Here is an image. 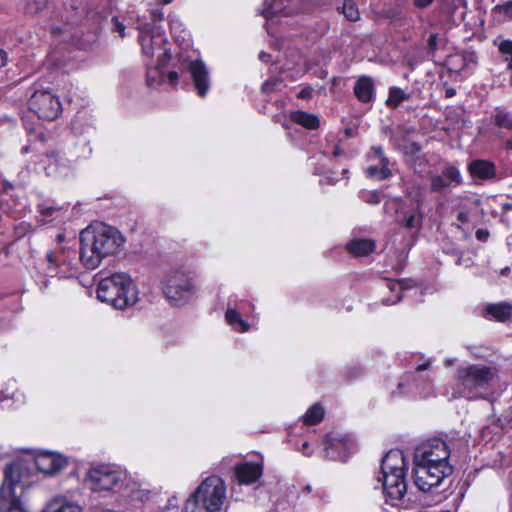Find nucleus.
Wrapping results in <instances>:
<instances>
[{
	"mask_svg": "<svg viewBox=\"0 0 512 512\" xmlns=\"http://www.w3.org/2000/svg\"><path fill=\"white\" fill-rule=\"evenodd\" d=\"M72 162L73 159H67L54 150L47 151L42 159L46 175L57 179H65L73 174Z\"/></svg>",
	"mask_w": 512,
	"mask_h": 512,
	"instance_id": "12",
	"label": "nucleus"
},
{
	"mask_svg": "<svg viewBox=\"0 0 512 512\" xmlns=\"http://www.w3.org/2000/svg\"><path fill=\"white\" fill-rule=\"evenodd\" d=\"M372 150L374 152V158L378 160V164L369 166L366 170L367 175L378 180L389 178L392 172L388 168L389 160L385 157L382 147L375 146Z\"/></svg>",
	"mask_w": 512,
	"mask_h": 512,
	"instance_id": "19",
	"label": "nucleus"
},
{
	"mask_svg": "<svg viewBox=\"0 0 512 512\" xmlns=\"http://www.w3.org/2000/svg\"><path fill=\"white\" fill-rule=\"evenodd\" d=\"M398 390H399V393H400V394H402V393H407V392H410V391H411V389H409V390H405V389H404V384H403L402 382H401V383H399V385H398Z\"/></svg>",
	"mask_w": 512,
	"mask_h": 512,
	"instance_id": "61",
	"label": "nucleus"
},
{
	"mask_svg": "<svg viewBox=\"0 0 512 512\" xmlns=\"http://www.w3.org/2000/svg\"><path fill=\"white\" fill-rule=\"evenodd\" d=\"M486 315L491 318L505 322L511 318L512 315V306L509 303L501 302L497 304H489L485 308Z\"/></svg>",
	"mask_w": 512,
	"mask_h": 512,
	"instance_id": "25",
	"label": "nucleus"
},
{
	"mask_svg": "<svg viewBox=\"0 0 512 512\" xmlns=\"http://www.w3.org/2000/svg\"><path fill=\"white\" fill-rule=\"evenodd\" d=\"M28 104L29 109L44 120H54L62 112L59 97L49 89L35 90Z\"/></svg>",
	"mask_w": 512,
	"mask_h": 512,
	"instance_id": "10",
	"label": "nucleus"
},
{
	"mask_svg": "<svg viewBox=\"0 0 512 512\" xmlns=\"http://www.w3.org/2000/svg\"><path fill=\"white\" fill-rule=\"evenodd\" d=\"M443 45H445L444 40L440 39L437 33L430 35L428 39V51L432 56H434L435 52Z\"/></svg>",
	"mask_w": 512,
	"mask_h": 512,
	"instance_id": "42",
	"label": "nucleus"
},
{
	"mask_svg": "<svg viewBox=\"0 0 512 512\" xmlns=\"http://www.w3.org/2000/svg\"><path fill=\"white\" fill-rule=\"evenodd\" d=\"M23 463L14 461L4 470V480L0 488V512H28L21 500L24 491Z\"/></svg>",
	"mask_w": 512,
	"mask_h": 512,
	"instance_id": "7",
	"label": "nucleus"
},
{
	"mask_svg": "<svg viewBox=\"0 0 512 512\" xmlns=\"http://www.w3.org/2000/svg\"><path fill=\"white\" fill-rule=\"evenodd\" d=\"M457 219L462 223H466L468 221V215L465 212H459Z\"/></svg>",
	"mask_w": 512,
	"mask_h": 512,
	"instance_id": "55",
	"label": "nucleus"
},
{
	"mask_svg": "<svg viewBox=\"0 0 512 512\" xmlns=\"http://www.w3.org/2000/svg\"><path fill=\"white\" fill-rule=\"evenodd\" d=\"M354 94L357 99L362 103H370L375 98V86L371 77L361 76L359 77L353 88Z\"/></svg>",
	"mask_w": 512,
	"mask_h": 512,
	"instance_id": "21",
	"label": "nucleus"
},
{
	"mask_svg": "<svg viewBox=\"0 0 512 512\" xmlns=\"http://www.w3.org/2000/svg\"><path fill=\"white\" fill-rule=\"evenodd\" d=\"M65 239H66V235L64 233H59L56 236V241H57V244H59V245L61 243L65 242Z\"/></svg>",
	"mask_w": 512,
	"mask_h": 512,
	"instance_id": "57",
	"label": "nucleus"
},
{
	"mask_svg": "<svg viewBox=\"0 0 512 512\" xmlns=\"http://www.w3.org/2000/svg\"><path fill=\"white\" fill-rule=\"evenodd\" d=\"M510 272V267L506 266L505 268L500 270V275L505 276Z\"/></svg>",
	"mask_w": 512,
	"mask_h": 512,
	"instance_id": "62",
	"label": "nucleus"
},
{
	"mask_svg": "<svg viewBox=\"0 0 512 512\" xmlns=\"http://www.w3.org/2000/svg\"><path fill=\"white\" fill-rule=\"evenodd\" d=\"M454 94H455L454 89H448V90L446 91V96H447V97H451V96H453Z\"/></svg>",
	"mask_w": 512,
	"mask_h": 512,
	"instance_id": "63",
	"label": "nucleus"
},
{
	"mask_svg": "<svg viewBox=\"0 0 512 512\" xmlns=\"http://www.w3.org/2000/svg\"><path fill=\"white\" fill-rule=\"evenodd\" d=\"M91 154L92 148L89 141L82 139L75 144L73 150L70 152V157L75 162L81 159H87Z\"/></svg>",
	"mask_w": 512,
	"mask_h": 512,
	"instance_id": "32",
	"label": "nucleus"
},
{
	"mask_svg": "<svg viewBox=\"0 0 512 512\" xmlns=\"http://www.w3.org/2000/svg\"><path fill=\"white\" fill-rule=\"evenodd\" d=\"M46 512H82V507L65 496H57L48 503Z\"/></svg>",
	"mask_w": 512,
	"mask_h": 512,
	"instance_id": "24",
	"label": "nucleus"
},
{
	"mask_svg": "<svg viewBox=\"0 0 512 512\" xmlns=\"http://www.w3.org/2000/svg\"><path fill=\"white\" fill-rule=\"evenodd\" d=\"M171 53L165 49L161 56L158 58L156 65L152 66L149 62H146V83L149 87H156L164 80V66L170 61Z\"/></svg>",
	"mask_w": 512,
	"mask_h": 512,
	"instance_id": "18",
	"label": "nucleus"
},
{
	"mask_svg": "<svg viewBox=\"0 0 512 512\" xmlns=\"http://www.w3.org/2000/svg\"><path fill=\"white\" fill-rule=\"evenodd\" d=\"M225 320L232 327L233 330L244 333L250 328L248 322H246L240 315V313L234 308H228L225 313Z\"/></svg>",
	"mask_w": 512,
	"mask_h": 512,
	"instance_id": "27",
	"label": "nucleus"
},
{
	"mask_svg": "<svg viewBox=\"0 0 512 512\" xmlns=\"http://www.w3.org/2000/svg\"><path fill=\"white\" fill-rule=\"evenodd\" d=\"M442 175L445 177V179L450 182V185H460L462 183V176L460 174V171L455 166H446L442 170Z\"/></svg>",
	"mask_w": 512,
	"mask_h": 512,
	"instance_id": "39",
	"label": "nucleus"
},
{
	"mask_svg": "<svg viewBox=\"0 0 512 512\" xmlns=\"http://www.w3.org/2000/svg\"><path fill=\"white\" fill-rule=\"evenodd\" d=\"M297 0H265L261 14L267 24L276 23L281 17L292 15L297 8Z\"/></svg>",
	"mask_w": 512,
	"mask_h": 512,
	"instance_id": "14",
	"label": "nucleus"
},
{
	"mask_svg": "<svg viewBox=\"0 0 512 512\" xmlns=\"http://www.w3.org/2000/svg\"><path fill=\"white\" fill-rule=\"evenodd\" d=\"M475 235L479 241H486L489 238V231L486 229H478Z\"/></svg>",
	"mask_w": 512,
	"mask_h": 512,
	"instance_id": "49",
	"label": "nucleus"
},
{
	"mask_svg": "<svg viewBox=\"0 0 512 512\" xmlns=\"http://www.w3.org/2000/svg\"><path fill=\"white\" fill-rule=\"evenodd\" d=\"M327 455L333 460L345 461L355 448L354 441L347 435H327L324 441Z\"/></svg>",
	"mask_w": 512,
	"mask_h": 512,
	"instance_id": "13",
	"label": "nucleus"
},
{
	"mask_svg": "<svg viewBox=\"0 0 512 512\" xmlns=\"http://www.w3.org/2000/svg\"><path fill=\"white\" fill-rule=\"evenodd\" d=\"M432 2L433 0H414V4L420 8H425L429 6Z\"/></svg>",
	"mask_w": 512,
	"mask_h": 512,
	"instance_id": "52",
	"label": "nucleus"
},
{
	"mask_svg": "<svg viewBox=\"0 0 512 512\" xmlns=\"http://www.w3.org/2000/svg\"><path fill=\"white\" fill-rule=\"evenodd\" d=\"M291 120L307 129H316L319 127V119L314 114L304 111H294L291 113Z\"/></svg>",
	"mask_w": 512,
	"mask_h": 512,
	"instance_id": "29",
	"label": "nucleus"
},
{
	"mask_svg": "<svg viewBox=\"0 0 512 512\" xmlns=\"http://www.w3.org/2000/svg\"><path fill=\"white\" fill-rule=\"evenodd\" d=\"M136 29L139 31V42L142 54L151 58L156 47L162 45L165 41V35L149 23H142L140 17L136 19Z\"/></svg>",
	"mask_w": 512,
	"mask_h": 512,
	"instance_id": "11",
	"label": "nucleus"
},
{
	"mask_svg": "<svg viewBox=\"0 0 512 512\" xmlns=\"http://www.w3.org/2000/svg\"><path fill=\"white\" fill-rule=\"evenodd\" d=\"M308 447H309V443L307 441L303 442L302 443V447H301V451L306 454V455H309V453L307 452L308 450Z\"/></svg>",
	"mask_w": 512,
	"mask_h": 512,
	"instance_id": "60",
	"label": "nucleus"
},
{
	"mask_svg": "<svg viewBox=\"0 0 512 512\" xmlns=\"http://www.w3.org/2000/svg\"><path fill=\"white\" fill-rule=\"evenodd\" d=\"M383 286L394 293L392 297H383L382 302L386 305H394L402 298V292L405 289L402 281L386 280Z\"/></svg>",
	"mask_w": 512,
	"mask_h": 512,
	"instance_id": "28",
	"label": "nucleus"
},
{
	"mask_svg": "<svg viewBox=\"0 0 512 512\" xmlns=\"http://www.w3.org/2000/svg\"><path fill=\"white\" fill-rule=\"evenodd\" d=\"M410 94L406 93L403 89L392 86L389 88L388 98L386 100V106L395 109L397 108L403 101L409 100Z\"/></svg>",
	"mask_w": 512,
	"mask_h": 512,
	"instance_id": "31",
	"label": "nucleus"
},
{
	"mask_svg": "<svg viewBox=\"0 0 512 512\" xmlns=\"http://www.w3.org/2000/svg\"><path fill=\"white\" fill-rule=\"evenodd\" d=\"M410 150L413 153H417V152H419L421 150V146L417 142H412L410 144Z\"/></svg>",
	"mask_w": 512,
	"mask_h": 512,
	"instance_id": "56",
	"label": "nucleus"
},
{
	"mask_svg": "<svg viewBox=\"0 0 512 512\" xmlns=\"http://www.w3.org/2000/svg\"><path fill=\"white\" fill-rule=\"evenodd\" d=\"M431 365V359H427L424 363L419 364L416 369V377L414 378L415 391L421 397H428L433 392L432 380L427 374L425 378L422 377V373L427 370Z\"/></svg>",
	"mask_w": 512,
	"mask_h": 512,
	"instance_id": "20",
	"label": "nucleus"
},
{
	"mask_svg": "<svg viewBox=\"0 0 512 512\" xmlns=\"http://www.w3.org/2000/svg\"><path fill=\"white\" fill-rule=\"evenodd\" d=\"M499 380V370L496 366L465 363L456 368L453 383L448 392L453 399L484 400L494 403L506 388L505 385L499 384Z\"/></svg>",
	"mask_w": 512,
	"mask_h": 512,
	"instance_id": "1",
	"label": "nucleus"
},
{
	"mask_svg": "<svg viewBox=\"0 0 512 512\" xmlns=\"http://www.w3.org/2000/svg\"><path fill=\"white\" fill-rule=\"evenodd\" d=\"M324 414V408L320 404H314L303 415V422L306 425H316L322 421Z\"/></svg>",
	"mask_w": 512,
	"mask_h": 512,
	"instance_id": "34",
	"label": "nucleus"
},
{
	"mask_svg": "<svg viewBox=\"0 0 512 512\" xmlns=\"http://www.w3.org/2000/svg\"><path fill=\"white\" fill-rule=\"evenodd\" d=\"M407 464L400 450H390L382 459L381 471L377 478L381 483L386 502L398 506L407 492Z\"/></svg>",
	"mask_w": 512,
	"mask_h": 512,
	"instance_id": "4",
	"label": "nucleus"
},
{
	"mask_svg": "<svg viewBox=\"0 0 512 512\" xmlns=\"http://www.w3.org/2000/svg\"><path fill=\"white\" fill-rule=\"evenodd\" d=\"M366 202L370 204H379L380 203V195L377 192H370L367 194Z\"/></svg>",
	"mask_w": 512,
	"mask_h": 512,
	"instance_id": "48",
	"label": "nucleus"
},
{
	"mask_svg": "<svg viewBox=\"0 0 512 512\" xmlns=\"http://www.w3.org/2000/svg\"><path fill=\"white\" fill-rule=\"evenodd\" d=\"M338 10L350 21L360 19L359 10L352 0H344L342 7H339Z\"/></svg>",
	"mask_w": 512,
	"mask_h": 512,
	"instance_id": "36",
	"label": "nucleus"
},
{
	"mask_svg": "<svg viewBox=\"0 0 512 512\" xmlns=\"http://www.w3.org/2000/svg\"><path fill=\"white\" fill-rule=\"evenodd\" d=\"M80 260L87 269L97 268L103 259L117 254L125 243L114 227L95 223L80 233Z\"/></svg>",
	"mask_w": 512,
	"mask_h": 512,
	"instance_id": "3",
	"label": "nucleus"
},
{
	"mask_svg": "<svg viewBox=\"0 0 512 512\" xmlns=\"http://www.w3.org/2000/svg\"><path fill=\"white\" fill-rule=\"evenodd\" d=\"M97 297L101 302L122 310L137 303L138 289L127 273H114L99 281Z\"/></svg>",
	"mask_w": 512,
	"mask_h": 512,
	"instance_id": "5",
	"label": "nucleus"
},
{
	"mask_svg": "<svg viewBox=\"0 0 512 512\" xmlns=\"http://www.w3.org/2000/svg\"><path fill=\"white\" fill-rule=\"evenodd\" d=\"M374 249L375 243L370 239H353L347 243V250L356 257L366 256Z\"/></svg>",
	"mask_w": 512,
	"mask_h": 512,
	"instance_id": "26",
	"label": "nucleus"
},
{
	"mask_svg": "<svg viewBox=\"0 0 512 512\" xmlns=\"http://www.w3.org/2000/svg\"><path fill=\"white\" fill-rule=\"evenodd\" d=\"M189 71L198 95L204 97L210 88L209 73L205 64L201 60L192 61L189 64Z\"/></svg>",
	"mask_w": 512,
	"mask_h": 512,
	"instance_id": "17",
	"label": "nucleus"
},
{
	"mask_svg": "<svg viewBox=\"0 0 512 512\" xmlns=\"http://www.w3.org/2000/svg\"><path fill=\"white\" fill-rule=\"evenodd\" d=\"M422 218V213L419 210L411 211L400 209L396 211L395 221L398 225L406 229L419 231L422 227Z\"/></svg>",
	"mask_w": 512,
	"mask_h": 512,
	"instance_id": "22",
	"label": "nucleus"
},
{
	"mask_svg": "<svg viewBox=\"0 0 512 512\" xmlns=\"http://www.w3.org/2000/svg\"><path fill=\"white\" fill-rule=\"evenodd\" d=\"M111 23H112V30L117 32L119 34V36L123 38L125 36V30H126L125 24L123 22H121L117 16H114L111 19Z\"/></svg>",
	"mask_w": 512,
	"mask_h": 512,
	"instance_id": "45",
	"label": "nucleus"
},
{
	"mask_svg": "<svg viewBox=\"0 0 512 512\" xmlns=\"http://www.w3.org/2000/svg\"><path fill=\"white\" fill-rule=\"evenodd\" d=\"M152 16H153L154 20H156V19L162 20L163 13L161 11L157 10V11L153 12Z\"/></svg>",
	"mask_w": 512,
	"mask_h": 512,
	"instance_id": "59",
	"label": "nucleus"
},
{
	"mask_svg": "<svg viewBox=\"0 0 512 512\" xmlns=\"http://www.w3.org/2000/svg\"><path fill=\"white\" fill-rule=\"evenodd\" d=\"M7 52L3 49L0 50V68L4 67L7 64Z\"/></svg>",
	"mask_w": 512,
	"mask_h": 512,
	"instance_id": "51",
	"label": "nucleus"
},
{
	"mask_svg": "<svg viewBox=\"0 0 512 512\" xmlns=\"http://www.w3.org/2000/svg\"><path fill=\"white\" fill-rule=\"evenodd\" d=\"M282 81L279 79H269L265 81L262 85V90L265 93H270L274 91L281 90Z\"/></svg>",
	"mask_w": 512,
	"mask_h": 512,
	"instance_id": "44",
	"label": "nucleus"
},
{
	"mask_svg": "<svg viewBox=\"0 0 512 512\" xmlns=\"http://www.w3.org/2000/svg\"><path fill=\"white\" fill-rule=\"evenodd\" d=\"M270 54L266 53V52H261L259 54V59L262 60V61H268L270 59Z\"/></svg>",
	"mask_w": 512,
	"mask_h": 512,
	"instance_id": "58",
	"label": "nucleus"
},
{
	"mask_svg": "<svg viewBox=\"0 0 512 512\" xmlns=\"http://www.w3.org/2000/svg\"><path fill=\"white\" fill-rule=\"evenodd\" d=\"M429 180L431 192H443L450 186V182H448L442 174H430Z\"/></svg>",
	"mask_w": 512,
	"mask_h": 512,
	"instance_id": "37",
	"label": "nucleus"
},
{
	"mask_svg": "<svg viewBox=\"0 0 512 512\" xmlns=\"http://www.w3.org/2000/svg\"><path fill=\"white\" fill-rule=\"evenodd\" d=\"M502 432V424L500 419H490L489 423L482 427L480 431L481 440L488 443L493 441Z\"/></svg>",
	"mask_w": 512,
	"mask_h": 512,
	"instance_id": "30",
	"label": "nucleus"
},
{
	"mask_svg": "<svg viewBox=\"0 0 512 512\" xmlns=\"http://www.w3.org/2000/svg\"><path fill=\"white\" fill-rule=\"evenodd\" d=\"M178 77H179V76H178V73H177V72H175V71H170V72L167 74V79H168V81H169V83H170L171 85H174V84H176V83H177V81H178Z\"/></svg>",
	"mask_w": 512,
	"mask_h": 512,
	"instance_id": "50",
	"label": "nucleus"
},
{
	"mask_svg": "<svg viewBox=\"0 0 512 512\" xmlns=\"http://www.w3.org/2000/svg\"><path fill=\"white\" fill-rule=\"evenodd\" d=\"M126 478V473L115 466L98 464L88 470L85 484L93 492L119 491Z\"/></svg>",
	"mask_w": 512,
	"mask_h": 512,
	"instance_id": "8",
	"label": "nucleus"
},
{
	"mask_svg": "<svg viewBox=\"0 0 512 512\" xmlns=\"http://www.w3.org/2000/svg\"><path fill=\"white\" fill-rule=\"evenodd\" d=\"M494 44L497 45L498 50L507 65V69L512 71V40L498 39L494 41Z\"/></svg>",
	"mask_w": 512,
	"mask_h": 512,
	"instance_id": "35",
	"label": "nucleus"
},
{
	"mask_svg": "<svg viewBox=\"0 0 512 512\" xmlns=\"http://www.w3.org/2000/svg\"><path fill=\"white\" fill-rule=\"evenodd\" d=\"M195 276L182 269L170 272L163 282V292L175 304L185 302L195 293Z\"/></svg>",
	"mask_w": 512,
	"mask_h": 512,
	"instance_id": "9",
	"label": "nucleus"
},
{
	"mask_svg": "<svg viewBox=\"0 0 512 512\" xmlns=\"http://www.w3.org/2000/svg\"><path fill=\"white\" fill-rule=\"evenodd\" d=\"M454 362H455V359H447V360H446V362H445V364H446L447 366H450V365H453V364H454Z\"/></svg>",
	"mask_w": 512,
	"mask_h": 512,
	"instance_id": "64",
	"label": "nucleus"
},
{
	"mask_svg": "<svg viewBox=\"0 0 512 512\" xmlns=\"http://www.w3.org/2000/svg\"><path fill=\"white\" fill-rule=\"evenodd\" d=\"M170 29L176 41H186L189 33L185 30L184 24L178 16L169 17Z\"/></svg>",
	"mask_w": 512,
	"mask_h": 512,
	"instance_id": "33",
	"label": "nucleus"
},
{
	"mask_svg": "<svg viewBox=\"0 0 512 512\" xmlns=\"http://www.w3.org/2000/svg\"><path fill=\"white\" fill-rule=\"evenodd\" d=\"M34 463L42 473L53 475L66 467L67 460L59 453L43 451L35 456Z\"/></svg>",
	"mask_w": 512,
	"mask_h": 512,
	"instance_id": "15",
	"label": "nucleus"
},
{
	"mask_svg": "<svg viewBox=\"0 0 512 512\" xmlns=\"http://www.w3.org/2000/svg\"><path fill=\"white\" fill-rule=\"evenodd\" d=\"M453 254L457 255L456 264L458 266L463 265L464 264V260H463L462 252H460L459 250L458 251H453Z\"/></svg>",
	"mask_w": 512,
	"mask_h": 512,
	"instance_id": "54",
	"label": "nucleus"
},
{
	"mask_svg": "<svg viewBox=\"0 0 512 512\" xmlns=\"http://www.w3.org/2000/svg\"><path fill=\"white\" fill-rule=\"evenodd\" d=\"M493 12L499 15L503 20H512V1L496 5Z\"/></svg>",
	"mask_w": 512,
	"mask_h": 512,
	"instance_id": "41",
	"label": "nucleus"
},
{
	"mask_svg": "<svg viewBox=\"0 0 512 512\" xmlns=\"http://www.w3.org/2000/svg\"><path fill=\"white\" fill-rule=\"evenodd\" d=\"M313 88L311 86L303 87L299 93L297 94V97L299 99H309L312 96Z\"/></svg>",
	"mask_w": 512,
	"mask_h": 512,
	"instance_id": "46",
	"label": "nucleus"
},
{
	"mask_svg": "<svg viewBox=\"0 0 512 512\" xmlns=\"http://www.w3.org/2000/svg\"><path fill=\"white\" fill-rule=\"evenodd\" d=\"M226 499V486L219 476L202 481L185 503L186 512H220Z\"/></svg>",
	"mask_w": 512,
	"mask_h": 512,
	"instance_id": "6",
	"label": "nucleus"
},
{
	"mask_svg": "<svg viewBox=\"0 0 512 512\" xmlns=\"http://www.w3.org/2000/svg\"><path fill=\"white\" fill-rule=\"evenodd\" d=\"M409 196H411L418 204H420L423 201L421 196V187H413L412 191L409 192Z\"/></svg>",
	"mask_w": 512,
	"mask_h": 512,
	"instance_id": "47",
	"label": "nucleus"
},
{
	"mask_svg": "<svg viewBox=\"0 0 512 512\" xmlns=\"http://www.w3.org/2000/svg\"><path fill=\"white\" fill-rule=\"evenodd\" d=\"M468 170L472 177L479 179H491L495 177V165L487 160H473L468 165Z\"/></svg>",
	"mask_w": 512,
	"mask_h": 512,
	"instance_id": "23",
	"label": "nucleus"
},
{
	"mask_svg": "<svg viewBox=\"0 0 512 512\" xmlns=\"http://www.w3.org/2000/svg\"><path fill=\"white\" fill-rule=\"evenodd\" d=\"M61 208L58 206L51 205L49 203L43 202L38 205V212L44 219L47 218H55L58 216Z\"/></svg>",
	"mask_w": 512,
	"mask_h": 512,
	"instance_id": "40",
	"label": "nucleus"
},
{
	"mask_svg": "<svg viewBox=\"0 0 512 512\" xmlns=\"http://www.w3.org/2000/svg\"><path fill=\"white\" fill-rule=\"evenodd\" d=\"M451 450L447 442L434 437L420 443L414 451L413 476L416 487L434 493L453 472Z\"/></svg>",
	"mask_w": 512,
	"mask_h": 512,
	"instance_id": "2",
	"label": "nucleus"
},
{
	"mask_svg": "<svg viewBox=\"0 0 512 512\" xmlns=\"http://www.w3.org/2000/svg\"><path fill=\"white\" fill-rule=\"evenodd\" d=\"M331 154L335 158L339 157V156H341L343 154V151L341 150V148H340L338 143L334 145V147H333V149L331 151Z\"/></svg>",
	"mask_w": 512,
	"mask_h": 512,
	"instance_id": "53",
	"label": "nucleus"
},
{
	"mask_svg": "<svg viewBox=\"0 0 512 512\" xmlns=\"http://www.w3.org/2000/svg\"><path fill=\"white\" fill-rule=\"evenodd\" d=\"M63 253L64 248L61 247H57L55 250L46 253V260L51 266L50 269L52 271H55V269L64 262Z\"/></svg>",
	"mask_w": 512,
	"mask_h": 512,
	"instance_id": "38",
	"label": "nucleus"
},
{
	"mask_svg": "<svg viewBox=\"0 0 512 512\" xmlns=\"http://www.w3.org/2000/svg\"><path fill=\"white\" fill-rule=\"evenodd\" d=\"M495 124L502 128L512 129V118L508 113L498 112L495 116Z\"/></svg>",
	"mask_w": 512,
	"mask_h": 512,
	"instance_id": "43",
	"label": "nucleus"
},
{
	"mask_svg": "<svg viewBox=\"0 0 512 512\" xmlns=\"http://www.w3.org/2000/svg\"><path fill=\"white\" fill-rule=\"evenodd\" d=\"M262 462L246 461L235 466V477L239 484L250 485L257 482L263 475Z\"/></svg>",
	"mask_w": 512,
	"mask_h": 512,
	"instance_id": "16",
	"label": "nucleus"
}]
</instances>
